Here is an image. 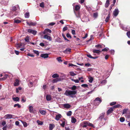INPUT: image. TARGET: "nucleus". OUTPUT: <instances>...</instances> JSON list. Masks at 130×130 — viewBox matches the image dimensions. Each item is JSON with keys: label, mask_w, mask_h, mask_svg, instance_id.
<instances>
[{"label": "nucleus", "mask_w": 130, "mask_h": 130, "mask_svg": "<svg viewBox=\"0 0 130 130\" xmlns=\"http://www.w3.org/2000/svg\"><path fill=\"white\" fill-rule=\"evenodd\" d=\"M69 88L72 90H66L64 93L65 95L72 98L75 97V95L77 93V91L75 90L76 89V87L75 85L70 87Z\"/></svg>", "instance_id": "nucleus-1"}, {"label": "nucleus", "mask_w": 130, "mask_h": 130, "mask_svg": "<svg viewBox=\"0 0 130 130\" xmlns=\"http://www.w3.org/2000/svg\"><path fill=\"white\" fill-rule=\"evenodd\" d=\"M80 126L83 128H85L87 127L88 126L93 127V125L92 123H90L88 121H84L81 123Z\"/></svg>", "instance_id": "nucleus-2"}, {"label": "nucleus", "mask_w": 130, "mask_h": 130, "mask_svg": "<svg viewBox=\"0 0 130 130\" xmlns=\"http://www.w3.org/2000/svg\"><path fill=\"white\" fill-rule=\"evenodd\" d=\"M102 100L99 98H96L94 102V104L96 105H98L101 102Z\"/></svg>", "instance_id": "nucleus-3"}, {"label": "nucleus", "mask_w": 130, "mask_h": 130, "mask_svg": "<svg viewBox=\"0 0 130 130\" xmlns=\"http://www.w3.org/2000/svg\"><path fill=\"white\" fill-rule=\"evenodd\" d=\"M27 31L29 33H31L34 35H35L37 32L36 31L31 29H29Z\"/></svg>", "instance_id": "nucleus-4"}, {"label": "nucleus", "mask_w": 130, "mask_h": 130, "mask_svg": "<svg viewBox=\"0 0 130 130\" xmlns=\"http://www.w3.org/2000/svg\"><path fill=\"white\" fill-rule=\"evenodd\" d=\"M119 11L118 9H116L113 11V15L115 16L116 17L119 13Z\"/></svg>", "instance_id": "nucleus-5"}, {"label": "nucleus", "mask_w": 130, "mask_h": 130, "mask_svg": "<svg viewBox=\"0 0 130 130\" xmlns=\"http://www.w3.org/2000/svg\"><path fill=\"white\" fill-rule=\"evenodd\" d=\"M62 117L61 115L59 114L56 115L55 119L57 121L59 120Z\"/></svg>", "instance_id": "nucleus-6"}, {"label": "nucleus", "mask_w": 130, "mask_h": 130, "mask_svg": "<svg viewBox=\"0 0 130 130\" xmlns=\"http://www.w3.org/2000/svg\"><path fill=\"white\" fill-rule=\"evenodd\" d=\"M26 23L29 26H34L36 24V23L35 22H26Z\"/></svg>", "instance_id": "nucleus-7"}, {"label": "nucleus", "mask_w": 130, "mask_h": 130, "mask_svg": "<svg viewBox=\"0 0 130 130\" xmlns=\"http://www.w3.org/2000/svg\"><path fill=\"white\" fill-rule=\"evenodd\" d=\"M48 55L47 54H42L41 55V57L44 58H47L48 57Z\"/></svg>", "instance_id": "nucleus-8"}, {"label": "nucleus", "mask_w": 130, "mask_h": 130, "mask_svg": "<svg viewBox=\"0 0 130 130\" xmlns=\"http://www.w3.org/2000/svg\"><path fill=\"white\" fill-rule=\"evenodd\" d=\"M52 31L51 30L48 29H45L43 32V34H47L48 32L51 33Z\"/></svg>", "instance_id": "nucleus-9"}, {"label": "nucleus", "mask_w": 130, "mask_h": 130, "mask_svg": "<svg viewBox=\"0 0 130 130\" xmlns=\"http://www.w3.org/2000/svg\"><path fill=\"white\" fill-rule=\"evenodd\" d=\"M44 38L45 39H46L47 40H49V41H51L52 40V39L51 37L48 36L47 35H44Z\"/></svg>", "instance_id": "nucleus-10"}, {"label": "nucleus", "mask_w": 130, "mask_h": 130, "mask_svg": "<svg viewBox=\"0 0 130 130\" xmlns=\"http://www.w3.org/2000/svg\"><path fill=\"white\" fill-rule=\"evenodd\" d=\"M49 128L50 130H52L55 127V125L53 124H49Z\"/></svg>", "instance_id": "nucleus-11"}, {"label": "nucleus", "mask_w": 130, "mask_h": 130, "mask_svg": "<svg viewBox=\"0 0 130 130\" xmlns=\"http://www.w3.org/2000/svg\"><path fill=\"white\" fill-rule=\"evenodd\" d=\"M19 80L18 79H16L14 85V86H17L19 85Z\"/></svg>", "instance_id": "nucleus-12"}, {"label": "nucleus", "mask_w": 130, "mask_h": 130, "mask_svg": "<svg viewBox=\"0 0 130 130\" xmlns=\"http://www.w3.org/2000/svg\"><path fill=\"white\" fill-rule=\"evenodd\" d=\"M113 110V108L111 107L107 111V114L108 115L109 114L111 113Z\"/></svg>", "instance_id": "nucleus-13"}, {"label": "nucleus", "mask_w": 130, "mask_h": 130, "mask_svg": "<svg viewBox=\"0 0 130 130\" xmlns=\"http://www.w3.org/2000/svg\"><path fill=\"white\" fill-rule=\"evenodd\" d=\"M60 80V78H56L54 79L52 81V82L53 83H56L58 82Z\"/></svg>", "instance_id": "nucleus-14"}, {"label": "nucleus", "mask_w": 130, "mask_h": 130, "mask_svg": "<svg viewBox=\"0 0 130 130\" xmlns=\"http://www.w3.org/2000/svg\"><path fill=\"white\" fill-rule=\"evenodd\" d=\"M93 52L94 53H96L98 54H100V53L101 52V51L99 50H94L93 51Z\"/></svg>", "instance_id": "nucleus-15"}, {"label": "nucleus", "mask_w": 130, "mask_h": 130, "mask_svg": "<svg viewBox=\"0 0 130 130\" xmlns=\"http://www.w3.org/2000/svg\"><path fill=\"white\" fill-rule=\"evenodd\" d=\"M71 49L70 48H67L66 50L64 51V53H65L69 54L71 52Z\"/></svg>", "instance_id": "nucleus-16"}, {"label": "nucleus", "mask_w": 130, "mask_h": 130, "mask_svg": "<svg viewBox=\"0 0 130 130\" xmlns=\"http://www.w3.org/2000/svg\"><path fill=\"white\" fill-rule=\"evenodd\" d=\"M63 106L66 108H69L71 107V105L68 104H64Z\"/></svg>", "instance_id": "nucleus-17"}, {"label": "nucleus", "mask_w": 130, "mask_h": 130, "mask_svg": "<svg viewBox=\"0 0 130 130\" xmlns=\"http://www.w3.org/2000/svg\"><path fill=\"white\" fill-rule=\"evenodd\" d=\"M46 100L47 101H51V98L50 95H47L46 96Z\"/></svg>", "instance_id": "nucleus-18"}, {"label": "nucleus", "mask_w": 130, "mask_h": 130, "mask_svg": "<svg viewBox=\"0 0 130 130\" xmlns=\"http://www.w3.org/2000/svg\"><path fill=\"white\" fill-rule=\"evenodd\" d=\"M22 44H21L17 43L16 46L17 48H19L22 47Z\"/></svg>", "instance_id": "nucleus-19"}, {"label": "nucleus", "mask_w": 130, "mask_h": 130, "mask_svg": "<svg viewBox=\"0 0 130 130\" xmlns=\"http://www.w3.org/2000/svg\"><path fill=\"white\" fill-rule=\"evenodd\" d=\"M29 111L30 112H33V108L32 106L29 105Z\"/></svg>", "instance_id": "nucleus-20"}, {"label": "nucleus", "mask_w": 130, "mask_h": 130, "mask_svg": "<svg viewBox=\"0 0 130 130\" xmlns=\"http://www.w3.org/2000/svg\"><path fill=\"white\" fill-rule=\"evenodd\" d=\"M7 119H11L12 118V116L11 114H7L5 115Z\"/></svg>", "instance_id": "nucleus-21"}, {"label": "nucleus", "mask_w": 130, "mask_h": 130, "mask_svg": "<svg viewBox=\"0 0 130 130\" xmlns=\"http://www.w3.org/2000/svg\"><path fill=\"white\" fill-rule=\"evenodd\" d=\"M8 76V75H5L3 77L0 78V80H5L7 78Z\"/></svg>", "instance_id": "nucleus-22"}, {"label": "nucleus", "mask_w": 130, "mask_h": 130, "mask_svg": "<svg viewBox=\"0 0 130 130\" xmlns=\"http://www.w3.org/2000/svg\"><path fill=\"white\" fill-rule=\"evenodd\" d=\"M109 4V0H107L105 5V7L106 8L108 7Z\"/></svg>", "instance_id": "nucleus-23"}, {"label": "nucleus", "mask_w": 130, "mask_h": 130, "mask_svg": "<svg viewBox=\"0 0 130 130\" xmlns=\"http://www.w3.org/2000/svg\"><path fill=\"white\" fill-rule=\"evenodd\" d=\"M21 22V21L18 19H15L14 20V23H19Z\"/></svg>", "instance_id": "nucleus-24"}, {"label": "nucleus", "mask_w": 130, "mask_h": 130, "mask_svg": "<svg viewBox=\"0 0 130 130\" xmlns=\"http://www.w3.org/2000/svg\"><path fill=\"white\" fill-rule=\"evenodd\" d=\"M88 78L89 79V82L90 83H92V82L93 80V78L92 77L90 76Z\"/></svg>", "instance_id": "nucleus-25"}, {"label": "nucleus", "mask_w": 130, "mask_h": 130, "mask_svg": "<svg viewBox=\"0 0 130 130\" xmlns=\"http://www.w3.org/2000/svg\"><path fill=\"white\" fill-rule=\"evenodd\" d=\"M12 100L14 101H19V98L18 97L13 98H12Z\"/></svg>", "instance_id": "nucleus-26"}, {"label": "nucleus", "mask_w": 130, "mask_h": 130, "mask_svg": "<svg viewBox=\"0 0 130 130\" xmlns=\"http://www.w3.org/2000/svg\"><path fill=\"white\" fill-rule=\"evenodd\" d=\"M34 82H32L31 81L29 82V83H28V85L29 87H31L33 86V83H34Z\"/></svg>", "instance_id": "nucleus-27"}, {"label": "nucleus", "mask_w": 130, "mask_h": 130, "mask_svg": "<svg viewBox=\"0 0 130 130\" xmlns=\"http://www.w3.org/2000/svg\"><path fill=\"white\" fill-rule=\"evenodd\" d=\"M104 115H105V113H102L100 115V117H99V118L100 119H102L104 118Z\"/></svg>", "instance_id": "nucleus-28"}, {"label": "nucleus", "mask_w": 130, "mask_h": 130, "mask_svg": "<svg viewBox=\"0 0 130 130\" xmlns=\"http://www.w3.org/2000/svg\"><path fill=\"white\" fill-rule=\"evenodd\" d=\"M71 122L72 123H74L76 121V119L73 117H72L71 118Z\"/></svg>", "instance_id": "nucleus-29"}, {"label": "nucleus", "mask_w": 130, "mask_h": 130, "mask_svg": "<svg viewBox=\"0 0 130 130\" xmlns=\"http://www.w3.org/2000/svg\"><path fill=\"white\" fill-rule=\"evenodd\" d=\"M59 77V75L57 74H54L52 76V77L53 78L58 77Z\"/></svg>", "instance_id": "nucleus-30"}, {"label": "nucleus", "mask_w": 130, "mask_h": 130, "mask_svg": "<svg viewBox=\"0 0 130 130\" xmlns=\"http://www.w3.org/2000/svg\"><path fill=\"white\" fill-rule=\"evenodd\" d=\"M121 107V105L119 104H117L113 106V108H115Z\"/></svg>", "instance_id": "nucleus-31"}, {"label": "nucleus", "mask_w": 130, "mask_h": 130, "mask_svg": "<svg viewBox=\"0 0 130 130\" xmlns=\"http://www.w3.org/2000/svg\"><path fill=\"white\" fill-rule=\"evenodd\" d=\"M110 17V16L109 15V14L105 20V22H108V20H109V19Z\"/></svg>", "instance_id": "nucleus-32"}, {"label": "nucleus", "mask_w": 130, "mask_h": 130, "mask_svg": "<svg viewBox=\"0 0 130 130\" xmlns=\"http://www.w3.org/2000/svg\"><path fill=\"white\" fill-rule=\"evenodd\" d=\"M61 57H58L56 59L58 61L60 62H62V60L61 59Z\"/></svg>", "instance_id": "nucleus-33"}, {"label": "nucleus", "mask_w": 130, "mask_h": 130, "mask_svg": "<svg viewBox=\"0 0 130 130\" xmlns=\"http://www.w3.org/2000/svg\"><path fill=\"white\" fill-rule=\"evenodd\" d=\"M125 120V118L123 117H121L120 119V121L121 122H124Z\"/></svg>", "instance_id": "nucleus-34"}, {"label": "nucleus", "mask_w": 130, "mask_h": 130, "mask_svg": "<svg viewBox=\"0 0 130 130\" xmlns=\"http://www.w3.org/2000/svg\"><path fill=\"white\" fill-rule=\"evenodd\" d=\"M40 112L42 115H44L46 113V111L43 110H40Z\"/></svg>", "instance_id": "nucleus-35"}, {"label": "nucleus", "mask_w": 130, "mask_h": 130, "mask_svg": "<svg viewBox=\"0 0 130 130\" xmlns=\"http://www.w3.org/2000/svg\"><path fill=\"white\" fill-rule=\"evenodd\" d=\"M25 18H28L29 17V13L28 12L26 13L25 14Z\"/></svg>", "instance_id": "nucleus-36"}, {"label": "nucleus", "mask_w": 130, "mask_h": 130, "mask_svg": "<svg viewBox=\"0 0 130 130\" xmlns=\"http://www.w3.org/2000/svg\"><path fill=\"white\" fill-rule=\"evenodd\" d=\"M17 107L19 108H20L21 107V105L19 104H15L14 105V107Z\"/></svg>", "instance_id": "nucleus-37"}, {"label": "nucleus", "mask_w": 130, "mask_h": 130, "mask_svg": "<svg viewBox=\"0 0 130 130\" xmlns=\"http://www.w3.org/2000/svg\"><path fill=\"white\" fill-rule=\"evenodd\" d=\"M72 114V112L71 111H69L67 113V115L68 116H70Z\"/></svg>", "instance_id": "nucleus-38"}, {"label": "nucleus", "mask_w": 130, "mask_h": 130, "mask_svg": "<svg viewBox=\"0 0 130 130\" xmlns=\"http://www.w3.org/2000/svg\"><path fill=\"white\" fill-rule=\"evenodd\" d=\"M98 14L97 13H93V16L94 18H96L98 16Z\"/></svg>", "instance_id": "nucleus-39"}, {"label": "nucleus", "mask_w": 130, "mask_h": 130, "mask_svg": "<svg viewBox=\"0 0 130 130\" xmlns=\"http://www.w3.org/2000/svg\"><path fill=\"white\" fill-rule=\"evenodd\" d=\"M33 51L34 53L36 54L37 55H39V52L38 51L34 50H33Z\"/></svg>", "instance_id": "nucleus-40"}, {"label": "nucleus", "mask_w": 130, "mask_h": 130, "mask_svg": "<svg viewBox=\"0 0 130 130\" xmlns=\"http://www.w3.org/2000/svg\"><path fill=\"white\" fill-rule=\"evenodd\" d=\"M37 122L39 125H42L43 124L42 122L38 120L37 121Z\"/></svg>", "instance_id": "nucleus-41"}, {"label": "nucleus", "mask_w": 130, "mask_h": 130, "mask_svg": "<svg viewBox=\"0 0 130 130\" xmlns=\"http://www.w3.org/2000/svg\"><path fill=\"white\" fill-rule=\"evenodd\" d=\"M80 9V7L78 5H76L75 8V9L77 11Z\"/></svg>", "instance_id": "nucleus-42"}, {"label": "nucleus", "mask_w": 130, "mask_h": 130, "mask_svg": "<svg viewBox=\"0 0 130 130\" xmlns=\"http://www.w3.org/2000/svg\"><path fill=\"white\" fill-rule=\"evenodd\" d=\"M22 89L21 87H19L17 88L16 89V92L17 93H18L19 92V90H21Z\"/></svg>", "instance_id": "nucleus-43"}, {"label": "nucleus", "mask_w": 130, "mask_h": 130, "mask_svg": "<svg viewBox=\"0 0 130 130\" xmlns=\"http://www.w3.org/2000/svg\"><path fill=\"white\" fill-rule=\"evenodd\" d=\"M95 47L96 48L100 47L101 48H102V46L100 44H98L96 45L95 46Z\"/></svg>", "instance_id": "nucleus-44"}, {"label": "nucleus", "mask_w": 130, "mask_h": 130, "mask_svg": "<svg viewBox=\"0 0 130 130\" xmlns=\"http://www.w3.org/2000/svg\"><path fill=\"white\" fill-rule=\"evenodd\" d=\"M126 35L128 38H130V30L127 32Z\"/></svg>", "instance_id": "nucleus-45"}, {"label": "nucleus", "mask_w": 130, "mask_h": 130, "mask_svg": "<svg viewBox=\"0 0 130 130\" xmlns=\"http://www.w3.org/2000/svg\"><path fill=\"white\" fill-rule=\"evenodd\" d=\"M81 86L84 88L87 87L88 85L87 84H83L81 85Z\"/></svg>", "instance_id": "nucleus-46"}, {"label": "nucleus", "mask_w": 130, "mask_h": 130, "mask_svg": "<svg viewBox=\"0 0 130 130\" xmlns=\"http://www.w3.org/2000/svg\"><path fill=\"white\" fill-rule=\"evenodd\" d=\"M70 75L72 76H74L76 75V74L73 72H70Z\"/></svg>", "instance_id": "nucleus-47"}, {"label": "nucleus", "mask_w": 130, "mask_h": 130, "mask_svg": "<svg viewBox=\"0 0 130 130\" xmlns=\"http://www.w3.org/2000/svg\"><path fill=\"white\" fill-rule=\"evenodd\" d=\"M62 36L63 37V38H64V39L65 40H67L68 41H69V40H68L67 38H66V37L64 35V34H62Z\"/></svg>", "instance_id": "nucleus-48"}, {"label": "nucleus", "mask_w": 130, "mask_h": 130, "mask_svg": "<svg viewBox=\"0 0 130 130\" xmlns=\"http://www.w3.org/2000/svg\"><path fill=\"white\" fill-rule=\"evenodd\" d=\"M65 122L64 121H63L62 122V123L60 124V125L62 126V127H64L65 125Z\"/></svg>", "instance_id": "nucleus-49"}, {"label": "nucleus", "mask_w": 130, "mask_h": 130, "mask_svg": "<svg viewBox=\"0 0 130 130\" xmlns=\"http://www.w3.org/2000/svg\"><path fill=\"white\" fill-rule=\"evenodd\" d=\"M69 67H73V66H74V67H77V66L76 65H74L72 63H69V64L68 65Z\"/></svg>", "instance_id": "nucleus-50"}, {"label": "nucleus", "mask_w": 130, "mask_h": 130, "mask_svg": "<svg viewBox=\"0 0 130 130\" xmlns=\"http://www.w3.org/2000/svg\"><path fill=\"white\" fill-rule=\"evenodd\" d=\"M72 80L73 81L75 82V83H78L79 82V80L78 79H72Z\"/></svg>", "instance_id": "nucleus-51"}, {"label": "nucleus", "mask_w": 130, "mask_h": 130, "mask_svg": "<svg viewBox=\"0 0 130 130\" xmlns=\"http://www.w3.org/2000/svg\"><path fill=\"white\" fill-rule=\"evenodd\" d=\"M107 82V81L106 80H103L101 82V83L103 85H105V84Z\"/></svg>", "instance_id": "nucleus-52"}, {"label": "nucleus", "mask_w": 130, "mask_h": 130, "mask_svg": "<svg viewBox=\"0 0 130 130\" xmlns=\"http://www.w3.org/2000/svg\"><path fill=\"white\" fill-rule=\"evenodd\" d=\"M108 49V48H104L102 50V51H101V52L102 51H107Z\"/></svg>", "instance_id": "nucleus-53"}, {"label": "nucleus", "mask_w": 130, "mask_h": 130, "mask_svg": "<svg viewBox=\"0 0 130 130\" xmlns=\"http://www.w3.org/2000/svg\"><path fill=\"white\" fill-rule=\"evenodd\" d=\"M40 6L42 7H44V3L43 2L41 3L40 4Z\"/></svg>", "instance_id": "nucleus-54"}, {"label": "nucleus", "mask_w": 130, "mask_h": 130, "mask_svg": "<svg viewBox=\"0 0 130 130\" xmlns=\"http://www.w3.org/2000/svg\"><path fill=\"white\" fill-rule=\"evenodd\" d=\"M67 37L68 38H71V36L70 35L69 33H67L66 35Z\"/></svg>", "instance_id": "nucleus-55"}, {"label": "nucleus", "mask_w": 130, "mask_h": 130, "mask_svg": "<svg viewBox=\"0 0 130 130\" xmlns=\"http://www.w3.org/2000/svg\"><path fill=\"white\" fill-rule=\"evenodd\" d=\"M25 40L27 42H29V39L28 37H26L25 39Z\"/></svg>", "instance_id": "nucleus-56"}, {"label": "nucleus", "mask_w": 130, "mask_h": 130, "mask_svg": "<svg viewBox=\"0 0 130 130\" xmlns=\"http://www.w3.org/2000/svg\"><path fill=\"white\" fill-rule=\"evenodd\" d=\"M27 55L28 56H30L32 57H33L34 56V55L32 54H31L30 53L28 54Z\"/></svg>", "instance_id": "nucleus-57"}, {"label": "nucleus", "mask_w": 130, "mask_h": 130, "mask_svg": "<svg viewBox=\"0 0 130 130\" xmlns=\"http://www.w3.org/2000/svg\"><path fill=\"white\" fill-rule=\"evenodd\" d=\"M68 29V27H64L63 29V31H65L66 30H67Z\"/></svg>", "instance_id": "nucleus-58"}, {"label": "nucleus", "mask_w": 130, "mask_h": 130, "mask_svg": "<svg viewBox=\"0 0 130 130\" xmlns=\"http://www.w3.org/2000/svg\"><path fill=\"white\" fill-rule=\"evenodd\" d=\"M116 102H112L110 104V105L111 106H112V105H113L115 104H116Z\"/></svg>", "instance_id": "nucleus-59"}, {"label": "nucleus", "mask_w": 130, "mask_h": 130, "mask_svg": "<svg viewBox=\"0 0 130 130\" xmlns=\"http://www.w3.org/2000/svg\"><path fill=\"white\" fill-rule=\"evenodd\" d=\"M85 66H87V67H89L91 66V64L89 63H85Z\"/></svg>", "instance_id": "nucleus-60"}, {"label": "nucleus", "mask_w": 130, "mask_h": 130, "mask_svg": "<svg viewBox=\"0 0 130 130\" xmlns=\"http://www.w3.org/2000/svg\"><path fill=\"white\" fill-rule=\"evenodd\" d=\"M23 124L24 127H26L27 126V123L25 122H23Z\"/></svg>", "instance_id": "nucleus-61"}, {"label": "nucleus", "mask_w": 130, "mask_h": 130, "mask_svg": "<svg viewBox=\"0 0 130 130\" xmlns=\"http://www.w3.org/2000/svg\"><path fill=\"white\" fill-rule=\"evenodd\" d=\"M6 122L5 121H4L2 123V126H4L6 124Z\"/></svg>", "instance_id": "nucleus-62"}, {"label": "nucleus", "mask_w": 130, "mask_h": 130, "mask_svg": "<svg viewBox=\"0 0 130 130\" xmlns=\"http://www.w3.org/2000/svg\"><path fill=\"white\" fill-rule=\"evenodd\" d=\"M71 32L72 34L73 35H74L75 34V30L73 29L71 31Z\"/></svg>", "instance_id": "nucleus-63"}, {"label": "nucleus", "mask_w": 130, "mask_h": 130, "mask_svg": "<svg viewBox=\"0 0 130 130\" xmlns=\"http://www.w3.org/2000/svg\"><path fill=\"white\" fill-rule=\"evenodd\" d=\"M12 9L13 10L15 11L17 9V8L15 6H14L12 7Z\"/></svg>", "instance_id": "nucleus-64"}]
</instances>
